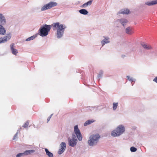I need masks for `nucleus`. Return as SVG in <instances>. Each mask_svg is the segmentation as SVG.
<instances>
[{
  "label": "nucleus",
  "instance_id": "obj_1",
  "mask_svg": "<svg viewBox=\"0 0 157 157\" xmlns=\"http://www.w3.org/2000/svg\"><path fill=\"white\" fill-rule=\"evenodd\" d=\"M53 29L57 31V37L58 38L62 37L63 35L66 26L63 24H60L59 22L54 23L52 25Z\"/></svg>",
  "mask_w": 157,
  "mask_h": 157
},
{
  "label": "nucleus",
  "instance_id": "obj_2",
  "mask_svg": "<svg viewBox=\"0 0 157 157\" xmlns=\"http://www.w3.org/2000/svg\"><path fill=\"white\" fill-rule=\"evenodd\" d=\"M100 136L98 134H96L90 135L88 141V144L91 146L96 145L98 142Z\"/></svg>",
  "mask_w": 157,
  "mask_h": 157
},
{
  "label": "nucleus",
  "instance_id": "obj_3",
  "mask_svg": "<svg viewBox=\"0 0 157 157\" xmlns=\"http://www.w3.org/2000/svg\"><path fill=\"white\" fill-rule=\"evenodd\" d=\"M125 128L122 125H119L116 129L112 131L111 132V135L112 136L118 137L122 134L125 131Z\"/></svg>",
  "mask_w": 157,
  "mask_h": 157
},
{
  "label": "nucleus",
  "instance_id": "obj_4",
  "mask_svg": "<svg viewBox=\"0 0 157 157\" xmlns=\"http://www.w3.org/2000/svg\"><path fill=\"white\" fill-rule=\"evenodd\" d=\"M51 28V25H43L39 30V35L42 37L47 36L48 35Z\"/></svg>",
  "mask_w": 157,
  "mask_h": 157
},
{
  "label": "nucleus",
  "instance_id": "obj_5",
  "mask_svg": "<svg viewBox=\"0 0 157 157\" xmlns=\"http://www.w3.org/2000/svg\"><path fill=\"white\" fill-rule=\"evenodd\" d=\"M57 3L54 2H50L49 3L44 4L41 6L40 9L41 11H43L57 6Z\"/></svg>",
  "mask_w": 157,
  "mask_h": 157
},
{
  "label": "nucleus",
  "instance_id": "obj_6",
  "mask_svg": "<svg viewBox=\"0 0 157 157\" xmlns=\"http://www.w3.org/2000/svg\"><path fill=\"white\" fill-rule=\"evenodd\" d=\"M68 141L70 146L72 147H74L76 145L78 141L75 135L73 134L71 139L68 138Z\"/></svg>",
  "mask_w": 157,
  "mask_h": 157
},
{
  "label": "nucleus",
  "instance_id": "obj_7",
  "mask_svg": "<svg viewBox=\"0 0 157 157\" xmlns=\"http://www.w3.org/2000/svg\"><path fill=\"white\" fill-rule=\"evenodd\" d=\"M74 131L76 135L78 140L80 141H82V136L79 129L78 128L77 125L75 126Z\"/></svg>",
  "mask_w": 157,
  "mask_h": 157
},
{
  "label": "nucleus",
  "instance_id": "obj_8",
  "mask_svg": "<svg viewBox=\"0 0 157 157\" xmlns=\"http://www.w3.org/2000/svg\"><path fill=\"white\" fill-rule=\"evenodd\" d=\"M66 145L64 142H62L60 145V148L58 151V153L59 155L61 154L65 150Z\"/></svg>",
  "mask_w": 157,
  "mask_h": 157
},
{
  "label": "nucleus",
  "instance_id": "obj_9",
  "mask_svg": "<svg viewBox=\"0 0 157 157\" xmlns=\"http://www.w3.org/2000/svg\"><path fill=\"white\" fill-rule=\"evenodd\" d=\"M11 37V35L10 33H9L6 36L0 38V44L4 43L7 40H9Z\"/></svg>",
  "mask_w": 157,
  "mask_h": 157
},
{
  "label": "nucleus",
  "instance_id": "obj_10",
  "mask_svg": "<svg viewBox=\"0 0 157 157\" xmlns=\"http://www.w3.org/2000/svg\"><path fill=\"white\" fill-rule=\"evenodd\" d=\"M144 49L147 50H150L152 49V47L150 44L144 42H141L140 43Z\"/></svg>",
  "mask_w": 157,
  "mask_h": 157
},
{
  "label": "nucleus",
  "instance_id": "obj_11",
  "mask_svg": "<svg viewBox=\"0 0 157 157\" xmlns=\"http://www.w3.org/2000/svg\"><path fill=\"white\" fill-rule=\"evenodd\" d=\"M126 33L128 35H132L134 33L133 29L131 27H128L126 28L125 29Z\"/></svg>",
  "mask_w": 157,
  "mask_h": 157
},
{
  "label": "nucleus",
  "instance_id": "obj_12",
  "mask_svg": "<svg viewBox=\"0 0 157 157\" xmlns=\"http://www.w3.org/2000/svg\"><path fill=\"white\" fill-rule=\"evenodd\" d=\"M14 44H11L10 45V49L12 53L14 55H16L18 53L17 50L14 48Z\"/></svg>",
  "mask_w": 157,
  "mask_h": 157
},
{
  "label": "nucleus",
  "instance_id": "obj_13",
  "mask_svg": "<svg viewBox=\"0 0 157 157\" xmlns=\"http://www.w3.org/2000/svg\"><path fill=\"white\" fill-rule=\"evenodd\" d=\"M6 23V20L3 15L0 13V24L2 25H4Z\"/></svg>",
  "mask_w": 157,
  "mask_h": 157
},
{
  "label": "nucleus",
  "instance_id": "obj_14",
  "mask_svg": "<svg viewBox=\"0 0 157 157\" xmlns=\"http://www.w3.org/2000/svg\"><path fill=\"white\" fill-rule=\"evenodd\" d=\"M104 39L101 41L102 46L104 45L105 44L108 43L109 42V38L108 37H103Z\"/></svg>",
  "mask_w": 157,
  "mask_h": 157
},
{
  "label": "nucleus",
  "instance_id": "obj_15",
  "mask_svg": "<svg viewBox=\"0 0 157 157\" xmlns=\"http://www.w3.org/2000/svg\"><path fill=\"white\" fill-rule=\"evenodd\" d=\"M118 21L123 26L125 25L128 22V21L125 18L121 19L118 20Z\"/></svg>",
  "mask_w": 157,
  "mask_h": 157
},
{
  "label": "nucleus",
  "instance_id": "obj_16",
  "mask_svg": "<svg viewBox=\"0 0 157 157\" xmlns=\"http://www.w3.org/2000/svg\"><path fill=\"white\" fill-rule=\"evenodd\" d=\"M157 4V0L148 1L145 3V4L149 6H153Z\"/></svg>",
  "mask_w": 157,
  "mask_h": 157
},
{
  "label": "nucleus",
  "instance_id": "obj_17",
  "mask_svg": "<svg viewBox=\"0 0 157 157\" xmlns=\"http://www.w3.org/2000/svg\"><path fill=\"white\" fill-rule=\"evenodd\" d=\"M2 25L0 24V34L4 35L6 33V30Z\"/></svg>",
  "mask_w": 157,
  "mask_h": 157
},
{
  "label": "nucleus",
  "instance_id": "obj_18",
  "mask_svg": "<svg viewBox=\"0 0 157 157\" xmlns=\"http://www.w3.org/2000/svg\"><path fill=\"white\" fill-rule=\"evenodd\" d=\"M92 2V0H90L89 1H88L86 3L84 4L83 5H82L81 7L82 8H85L86 7L88 6H90V5Z\"/></svg>",
  "mask_w": 157,
  "mask_h": 157
},
{
  "label": "nucleus",
  "instance_id": "obj_19",
  "mask_svg": "<svg viewBox=\"0 0 157 157\" xmlns=\"http://www.w3.org/2000/svg\"><path fill=\"white\" fill-rule=\"evenodd\" d=\"M45 151L46 152V155L49 157H53V154L50 152L47 149L45 148Z\"/></svg>",
  "mask_w": 157,
  "mask_h": 157
},
{
  "label": "nucleus",
  "instance_id": "obj_20",
  "mask_svg": "<svg viewBox=\"0 0 157 157\" xmlns=\"http://www.w3.org/2000/svg\"><path fill=\"white\" fill-rule=\"evenodd\" d=\"M35 151L34 150H28L25 151L24 153L25 155H29L31 153H34Z\"/></svg>",
  "mask_w": 157,
  "mask_h": 157
},
{
  "label": "nucleus",
  "instance_id": "obj_21",
  "mask_svg": "<svg viewBox=\"0 0 157 157\" xmlns=\"http://www.w3.org/2000/svg\"><path fill=\"white\" fill-rule=\"evenodd\" d=\"M129 10L127 9L122 10L120 11V13L122 14H127L129 13Z\"/></svg>",
  "mask_w": 157,
  "mask_h": 157
},
{
  "label": "nucleus",
  "instance_id": "obj_22",
  "mask_svg": "<svg viewBox=\"0 0 157 157\" xmlns=\"http://www.w3.org/2000/svg\"><path fill=\"white\" fill-rule=\"evenodd\" d=\"M79 13L82 14L86 15L88 13V11L85 9H81L79 10Z\"/></svg>",
  "mask_w": 157,
  "mask_h": 157
},
{
  "label": "nucleus",
  "instance_id": "obj_23",
  "mask_svg": "<svg viewBox=\"0 0 157 157\" xmlns=\"http://www.w3.org/2000/svg\"><path fill=\"white\" fill-rule=\"evenodd\" d=\"M94 121L93 120L87 121L84 123V126H87L94 122Z\"/></svg>",
  "mask_w": 157,
  "mask_h": 157
},
{
  "label": "nucleus",
  "instance_id": "obj_24",
  "mask_svg": "<svg viewBox=\"0 0 157 157\" xmlns=\"http://www.w3.org/2000/svg\"><path fill=\"white\" fill-rule=\"evenodd\" d=\"M36 37V36L35 35V36H31L29 37L28 38H27L26 40V41H30L31 40H33Z\"/></svg>",
  "mask_w": 157,
  "mask_h": 157
},
{
  "label": "nucleus",
  "instance_id": "obj_25",
  "mask_svg": "<svg viewBox=\"0 0 157 157\" xmlns=\"http://www.w3.org/2000/svg\"><path fill=\"white\" fill-rule=\"evenodd\" d=\"M118 106L117 103H113V109L114 110H115L117 108Z\"/></svg>",
  "mask_w": 157,
  "mask_h": 157
},
{
  "label": "nucleus",
  "instance_id": "obj_26",
  "mask_svg": "<svg viewBox=\"0 0 157 157\" xmlns=\"http://www.w3.org/2000/svg\"><path fill=\"white\" fill-rule=\"evenodd\" d=\"M130 151L132 152H135L137 151V148L134 147H130Z\"/></svg>",
  "mask_w": 157,
  "mask_h": 157
},
{
  "label": "nucleus",
  "instance_id": "obj_27",
  "mask_svg": "<svg viewBox=\"0 0 157 157\" xmlns=\"http://www.w3.org/2000/svg\"><path fill=\"white\" fill-rule=\"evenodd\" d=\"M127 78L130 81L133 82L135 80V79H134L132 78H130L129 76H127Z\"/></svg>",
  "mask_w": 157,
  "mask_h": 157
},
{
  "label": "nucleus",
  "instance_id": "obj_28",
  "mask_svg": "<svg viewBox=\"0 0 157 157\" xmlns=\"http://www.w3.org/2000/svg\"><path fill=\"white\" fill-rule=\"evenodd\" d=\"M29 124V122L27 121H26L23 125V127L25 128L27 127Z\"/></svg>",
  "mask_w": 157,
  "mask_h": 157
},
{
  "label": "nucleus",
  "instance_id": "obj_29",
  "mask_svg": "<svg viewBox=\"0 0 157 157\" xmlns=\"http://www.w3.org/2000/svg\"><path fill=\"white\" fill-rule=\"evenodd\" d=\"M24 155H25L24 153H19L17 155L16 157H21Z\"/></svg>",
  "mask_w": 157,
  "mask_h": 157
},
{
  "label": "nucleus",
  "instance_id": "obj_30",
  "mask_svg": "<svg viewBox=\"0 0 157 157\" xmlns=\"http://www.w3.org/2000/svg\"><path fill=\"white\" fill-rule=\"evenodd\" d=\"M103 74L102 71H101L100 72L99 74L98 75V77L99 78L101 77L102 75Z\"/></svg>",
  "mask_w": 157,
  "mask_h": 157
},
{
  "label": "nucleus",
  "instance_id": "obj_31",
  "mask_svg": "<svg viewBox=\"0 0 157 157\" xmlns=\"http://www.w3.org/2000/svg\"><path fill=\"white\" fill-rule=\"evenodd\" d=\"M18 130L17 131V132L15 134V135L14 136L13 138V140H14L15 139L16 137L17 136V135L18 134Z\"/></svg>",
  "mask_w": 157,
  "mask_h": 157
},
{
  "label": "nucleus",
  "instance_id": "obj_32",
  "mask_svg": "<svg viewBox=\"0 0 157 157\" xmlns=\"http://www.w3.org/2000/svg\"><path fill=\"white\" fill-rule=\"evenodd\" d=\"M153 81L157 83V76L154 78Z\"/></svg>",
  "mask_w": 157,
  "mask_h": 157
},
{
  "label": "nucleus",
  "instance_id": "obj_33",
  "mask_svg": "<svg viewBox=\"0 0 157 157\" xmlns=\"http://www.w3.org/2000/svg\"><path fill=\"white\" fill-rule=\"evenodd\" d=\"M50 119H49V118L48 117V119H47V121L48 122L50 120Z\"/></svg>",
  "mask_w": 157,
  "mask_h": 157
},
{
  "label": "nucleus",
  "instance_id": "obj_34",
  "mask_svg": "<svg viewBox=\"0 0 157 157\" xmlns=\"http://www.w3.org/2000/svg\"><path fill=\"white\" fill-rule=\"evenodd\" d=\"M52 115H53V114H51V115L49 117H51L52 116Z\"/></svg>",
  "mask_w": 157,
  "mask_h": 157
},
{
  "label": "nucleus",
  "instance_id": "obj_35",
  "mask_svg": "<svg viewBox=\"0 0 157 157\" xmlns=\"http://www.w3.org/2000/svg\"><path fill=\"white\" fill-rule=\"evenodd\" d=\"M48 118H49V119H51V117H48Z\"/></svg>",
  "mask_w": 157,
  "mask_h": 157
}]
</instances>
